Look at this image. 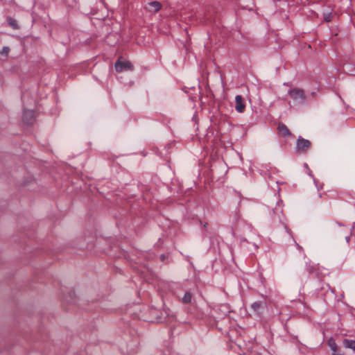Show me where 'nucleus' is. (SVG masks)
<instances>
[{
  "instance_id": "f257e3e1",
  "label": "nucleus",
  "mask_w": 355,
  "mask_h": 355,
  "mask_svg": "<svg viewBox=\"0 0 355 355\" xmlns=\"http://www.w3.org/2000/svg\"><path fill=\"white\" fill-rule=\"evenodd\" d=\"M288 94L295 102L299 104H303L306 101L304 91L302 89H291L288 91Z\"/></svg>"
},
{
  "instance_id": "f03ea898",
  "label": "nucleus",
  "mask_w": 355,
  "mask_h": 355,
  "mask_svg": "<svg viewBox=\"0 0 355 355\" xmlns=\"http://www.w3.org/2000/svg\"><path fill=\"white\" fill-rule=\"evenodd\" d=\"M115 69L117 72H122L124 71H132L134 69V67L132 64L122 57H120L114 64Z\"/></svg>"
},
{
  "instance_id": "7ed1b4c3",
  "label": "nucleus",
  "mask_w": 355,
  "mask_h": 355,
  "mask_svg": "<svg viewBox=\"0 0 355 355\" xmlns=\"http://www.w3.org/2000/svg\"><path fill=\"white\" fill-rule=\"evenodd\" d=\"M311 146V142L301 137L297 140L296 149L299 153H305Z\"/></svg>"
},
{
  "instance_id": "20e7f679",
  "label": "nucleus",
  "mask_w": 355,
  "mask_h": 355,
  "mask_svg": "<svg viewBox=\"0 0 355 355\" xmlns=\"http://www.w3.org/2000/svg\"><path fill=\"white\" fill-rule=\"evenodd\" d=\"M161 8V3L157 1L149 2L145 6V9L152 13L157 12Z\"/></svg>"
},
{
  "instance_id": "39448f33",
  "label": "nucleus",
  "mask_w": 355,
  "mask_h": 355,
  "mask_svg": "<svg viewBox=\"0 0 355 355\" xmlns=\"http://www.w3.org/2000/svg\"><path fill=\"white\" fill-rule=\"evenodd\" d=\"M235 110L239 112L242 113L245 110V105L243 102V99L241 95H237L235 97Z\"/></svg>"
},
{
  "instance_id": "423d86ee",
  "label": "nucleus",
  "mask_w": 355,
  "mask_h": 355,
  "mask_svg": "<svg viewBox=\"0 0 355 355\" xmlns=\"http://www.w3.org/2000/svg\"><path fill=\"white\" fill-rule=\"evenodd\" d=\"M251 309L254 312L255 315L260 316L263 309V303L258 301L252 304Z\"/></svg>"
},
{
  "instance_id": "0eeeda50",
  "label": "nucleus",
  "mask_w": 355,
  "mask_h": 355,
  "mask_svg": "<svg viewBox=\"0 0 355 355\" xmlns=\"http://www.w3.org/2000/svg\"><path fill=\"white\" fill-rule=\"evenodd\" d=\"M327 344L331 349L333 355H339L338 347L334 338H329L327 341Z\"/></svg>"
},
{
  "instance_id": "6e6552de",
  "label": "nucleus",
  "mask_w": 355,
  "mask_h": 355,
  "mask_svg": "<svg viewBox=\"0 0 355 355\" xmlns=\"http://www.w3.org/2000/svg\"><path fill=\"white\" fill-rule=\"evenodd\" d=\"M278 130L283 137H288L291 135V132L289 131L286 125H284V123L279 124Z\"/></svg>"
},
{
  "instance_id": "1a4fd4ad",
  "label": "nucleus",
  "mask_w": 355,
  "mask_h": 355,
  "mask_svg": "<svg viewBox=\"0 0 355 355\" xmlns=\"http://www.w3.org/2000/svg\"><path fill=\"white\" fill-rule=\"evenodd\" d=\"M34 117V113L32 110H25L23 118L26 123H31Z\"/></svg>"
},
{
  "instance_id": "9d476101",
  "label": "nucleus",
  "mask_w": 355,
  "mask_h": 355,
  "mask_svg": "<svg viewBox=\"0 0 355 355\" xmlns=\"http://www.w3.org/2000/svg\"><path fill=\"white\" fill-rule=\"evenodd\" d=\"M343 345L346 348H349L355 352V340L345 339L343 340Z\"/></svg>"
},
{
  "instance_id": "9b49d317",
  "label": "nucleus",
  "mask_w": 355,
  "mask_h": 355,
  "mask_svg": "<svg viewBox=\"0 0 355 355\" xmlns=\"http://www.w3.org/2000/svg\"><path fill=\"white\" fill-rule=\"evenodd\" d=\"M192 295L190 292L187 291L184 293V297H182V302L184 304H189L191 302Z\"/></svg>"
},
{
  "instance_id": "f8f14e48",
  "label": "nucleus",
  "mask_w": 355,
  "mask_h": 355,
  "mask_svg": "<svg viewBox=\"0 0 355 355\" xmlns=\"http://www.w3.org/2000/svg\"><path fill=\"white\" fill-rule=\"evenodd\" d=\"M324 19L326 21H330L332 19L333 15L331 12H324Z\"/></svg>"
},
{
  "instance_id": "ddd939ff",
  "label": "nucleus",
  "mask_w": 355,
  "mask_h": 355,
  "mask_svg": "<svg viewBox=\"0 0 355 355\" xmlns=\"http://www.w3.org/2000/svg\"><path fill=\"white\" fill-rule=\"evenodd\" d=\"M9 51H10V49L7 46H4L2 49L1 53L7 55L9 53Z\"/></svg>"
},
{
  "instance_id": "4468645a",
  "label": "nucleus",
  "mask_w": 355,
  "mask_h": 355,
  "mask_svg": "<svg viewBox=\"0 0 355 355\" xmlns=\"http://www.w3.org/2000/svg\"><path fill=\"white\" fill-rule=\"evenodd\" d=\"M165 257H165V255H164V254H162V255L160 256V259H161V260H162V261H164V260H165Z\"/></svg>"
},
{
  "instance_id": "2eb2a0df",
  "label": "nucleus",
  "mask_w": 355,
  "mask_h": 355,
  "mask_svg": "<svg viewBox=\"0 0 355 355\" xmlns=\"http://www.w3.org/2000/svg\"><path fill=\"white\" fill-rule=\"evenodd\" d=\"M10 24L12 26H13V28H17V26H16L15 24H14V23H12V22H10Z\"/></svg>"
},
{
  "instance_id": "dca6fc26",
  "label": "nucleus",
  "mask_w": 355,
  "mask_h": 355,
  "mask_svg": "<svg viewBox=\"0 0 355 355\" xmlns=\"http://www.w3.org/2000/svg\"><path fill=\"white\" fill-rule=\"evenodd\" d=\"M296 245H297V246L298 249H300V250H301V249H302V247H301V246H300V245H298L297 243H296Z\"/></svg>"
}]
</instances>
